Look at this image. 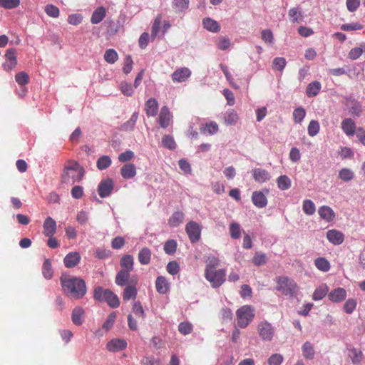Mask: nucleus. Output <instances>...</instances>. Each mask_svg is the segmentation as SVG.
<instances>
[{
	"label": "nucleus",
	"instance_id": "1",
	"mask_svg": "<svg viewBox=\"0 0 365 365\" xmlns=\"http://www.w3.org/2000/svg\"><path fill=\"white\" fill-rule=\"evenodd\" d=\"M60 281L63 291L70 298L80 299L86 293V283L79 277L62 276Z\"/></svg>",
	"mask_w": 365,
	"mask_h": 365
},
{
	"label": "nucleus",
	"instance_id": "2",
	"mask_svg": "<svg viewBox=\"0 0 365 365\" xmlns=\"http://www.w3.org/2000/svg\"><path fill=\"white\" fill-rule=\"evenodd\" d=\"M84 173L83 168L76 161L69 160L65 164L61 175V182L73 184L81 180Z\"/></svg>",
	"mask_w": 365,
	"mask_h": 365
},
{
	"label": "nucleus",
	"instance_id": "3",
	"mask_svg": "<svg viewBox=\"0 0 365 365\" xmlns=\"http://www.w3.org/2000/svg\"><path fill=\"white\" fill-rule=\"evenodd\" d=\"M276 290L282 294L291 298L297 296L299 287L294 279L286 276H279L276 278Z\"/></svg>",
	"mask_w": 365,
	"mask_h": 365
},
{
	"label": "nucleus",
	"instance_id": "4",
	"mask_svg": "<svg viewBox=\"0 0 365 365\" xmlns=\"http://www.w3.org/2000/svg\"><path fill=\"white\" fill-rule=\"evenodd\" d=\"M237 325L244 329L252 321L255 317V309L250 305H245L239 308L236 312Z\"/></svg>",
	"mask_w": 365,
	"mask_h": 365
},
{
	"label": "nucleus",
	"instance_id": "5",
	"mask_svg": "<svg viewBox=\"0 0 365 365\" xmlns=\"http://www.w3.org/2000/svg\"><path fill=\"white\" fill-rule=\"evenodd\" d=\"M226 271L224 269L205 270V277L213 288L220 287L225 281Z\"/></svg>",
	"mask_w": 365,
	"mask_h": 365
},
{
	"label": "nucleus",
	"instance_id": "6",
	"mask_svg": "<svg viewBox=\"0 0 365 365\" xmlns=\"http://www.w3.org/2000/svg\"><path fill=\"white\" fill-rule=\"evenodd\" d=\"M93 297L98 302H106L110 307H114V294L109 289L98 287L94 289Z\"/></svg>",
	"mask_w": 365,
	"mask_h": 365
},
{
	"label": "nucleus",
	"instance_id": "7",
	"mask_svg": "<svg viewBox=\"0 0 365 365\" xmlns=\"http://www.w3.org/2000/svg\"><path fill=\"white\" fill-rule=\"evenodd\" d=\"M4 58L5 61L2 65L4 69L7 72L14 70L17 65L16 50L14 48L7 49Z\"/></svg>",
	"mask_w": 365,
	"mask_h": 365
},
{
	"label": "nucleus",
	"instance_id": "8",
	"mask_svg": "<svg viewBox=\"0 0 365 365\" xmlns=\"http://www.w3.org/2000/svg\"><path fill=\"white\" fill-rule=\"evenodd\" d=\"M257 331L260 338L263 341H270L274 336V328L272 325L267 321L260 322L257 327Z\"/></svg>",
	"mask_w": 365,
	"mask_h": 365
},
{
	"label": "nucleus",
	"instance_id": "9",
	"mask_svg": "<svg viewBox=\"0 0 365 365\" xmlns=\"http://www.w3.org/2000/svg\"><path fill=\"white\" fill-rule=\"evenodd\" d=\"M185 231L191 242L194 243L200 239L201 227L195 221H190L185 226Z\"/></svg>",
	"mask_w": 365,
	"mask_h": 365
},
{
	"label": "nucleus",
	"instance_id": "10",
	"mask_svg": "<svg viewBox=\"0 0 365 365\" xmlns=\"http://www.w3.org/2000/svg\"><path fill=\"white\" fill-rule=\"evenodd\" d=\"M344 103L349 108V113L352 115L356 117H359L361 115L362 112V106L357 100L351 96H346L344 98Z\"/></svg>",
	"mask_w": 365,
	"mask_h": 365
},
{
	"label": "nucleus",
	"instance_id": "11",
	"mask_svg": "<svg viewBox=\"0 0 365 365\" xmlns=\"http://www.w3.org/2000/svg\"><path fill=\"white\" fill-rule=\"evenodd\" d=\"M268 189L263 191H255L252 195V202L258 208H264L267 205L266 194L269 193Z\"/></svg>",
	"mask_w": 365,
	"mask_h": 365
},
{
	"label": "nucleus",
	"instance_id": "12",
	"mask_svg": "<svg viewBox=\"0 0 365 365\" xmlns=\"http://www.w3.org/2000/svg\"><path fill=\"white\" fill-rule=\"evenodd\" d=\"M191 76V71L186 67L177 69L172 73V79L174 82L182 83L186 81Z\"/></svg>",
	"mask_w": 365,
	"mask_h": 365
},
{
	"label": "nucleus",
	"instance_id": "13",
	"mask_svg": "<svg viewBox=\"0 0 365 365\" xmlns=\"http://www.w3.org/2000/svg\"><path fill=\"white\" fill-rule=\"evenodd\" d=\"M113 189V182L112 179L102 180L98 187V194L101 197H108Z\"/></svg>",
	"mask_w": 365,
	"mask_h": 365
},
{
	"label": "nucleus",
	"instance_id": "14",
	"mask_svg": "<svg viewBox=\"0 0 365 365\" xmlns=\"http://www.w3.org/2000/svg\"><path fill=\"white\" fill-rule=\"evenodd\" d=\"M172 113L170 111L168 106H164L161 108L158 121L160 126L163 128H166L169 125L172 120Z\"/></svg>",
	"mask_w": 365,
	"mask_h": 365
},
{
	"label": "nucleus",
	"instance_id": "15",
	"mask_svg": "<svg viewBox=\"0 0 365 365\" xmlns=\"http://www.w3.org/2000/svg\"><path fill=\"white\" fill-rule=\"evenodd\" d=\"M137 281L135 279H132L129 284H127L123 290V300L128 301L132 299H135L137 295V289H136Z\"/></svg>",
	"mask_w": 365,
	"mask_h": 365
},
{
	"label": "nucleus",
	"instance_id": "16",
	"mask_svg": "<svg viewBox=\"0 0 365 365\" xmlns=\"http://www.w3.org/2000/svg\"><path fill=\"white\" fill-rule=\"evenodd\" d=\"M81 259V255L78 252H71L66 255L63 263L66 268H72L80 262Z\"/></svg>",
	"mask_w": 365,
	"mask_h": 365
},
{
	"label": "nucleus",
	"instance_id": "17",
	"mask_svg": "<svg viewBox=\"0 0 365 365\" xmlns=\"http://www.w3.org/2000/svg\"><path fill=\"white\" fill-rule=\"evenodd\" d=\"M329 299L333 302L339 303L346 297V291L344 288L338 287L331 290L328 294Z\"/></svg>",
	"mask_w": 365,
	"mask_h": 365
},
{
	"label": "nucleus",
	"instance_id": "18",
	"mask_svg": "<svg viewBox=\"0 0 365 365\" xmlns=\"http://www.w3.org/2000/svg\"><path fill=\"white\" fill-rule=\"evenodd\" d=\"M43 227V235L46 237H52L56 232V222L51 217L46 218Z\"/></svg>",
	"mask_w": 365,
	"mask_h": 365
},
{
	"label": "nucleus",
	"instance_id": "19",
	"mask_svg": "<svg viewBox=\"0 0 365 365\" xmlns=\"http://www.w3.org/2000/svg\"><path fill=\"white\" fill-rule=\"evenodd\" d=\"M130 272L128 270L121 269L115 276V284L119 286H125L129 284L130 282L133 279L130 278Z\"/></svg>",
	"mask_w": 365,
	"mask_h": 365
},
{
	"label": "nucleus",
	"instance_id": "20",
	"mask_svg": "<svg viewBox=\"0 0 365 365\" xmlns=\"http://www.w3.org/2000/svg\"><path fill=\"white\" fill-rule=\"evenodd\" d=\"M120 175L123 179H132L136 175V168L134 164L125 163L120 169Z\"/></svg>",
	"mask_w": 365,
	"mask_h": 365
},
{
	"label": "nucleus",
	"instance_id": "21",
	"mask_svg": "<svg viewBox=\"0 0 365 365\" xmlns=\"http://www.w3.org/2000/svg\"><path fill=\"white\" fill-rule=\"evenodd\" d=\"M254 180L259 183L265 182L271 178L268 171L262 168H255L252 170Z\"/></svg>",
	"mask_w": 365,
	"mask_h": 365
},
{
	"label": "nucleus",
	"instance_id": "22",
	"mask_svg": "<svg viewBox=\"0 0 365 365\" xmlns=\"http://www.w3.org/2000/svg\"><path fill=\"white\" fill-rule=\"evenodd\" d=\"M341 129L348 136H352L356 133V123L350 118H345L342 120Z\"/></svg>",
	"mask_w": 365,
	"mask_h": 365
},
{
	"label": "nucleus",
	"instance_id": "23",
	"mask_svg": "<svg viewBox=\"0 0 365 365\" xmlns=\"http://www.w3.org/2000/svg\"><path fill=\"white\" fill-rule=\"evenodd\" d=\"M85 319V312L81 307H76L73 309L71 320L75 325H81Z\"/></svg>",
	"mask_w": 365,
	"mask_h": 365
},
{
	"label": "nucleus",
	"instance_id": "24",
	"mask_svg": "<svg viewBox=\"0 0 365 365\" xmlns=\"http://www.w3.org/2000/svg\"><path fill=\"white\" fill-rule=\"evenodd\" d=\"M145 110L148 116H155L158 111V103L154 98H149L145 104Z\"/></svg>",
	"mask_w": 365,
	"mask_h": 365
},
{
	"label": "nucleus",
	"instance_id": "25",
	"mask_svg": "<svg viewBox=\"0 0 365 365\" xmlns=\"http://www.w3.org/2000/svg\"><path fill=\"white\" fill-rule=\"evenodd\" d=\"M318 214L320 217L327 222H331L335 217L334 210L329 206H322L318 210Z\"/></svg>",
	"mask_w": 365,
	"mask_h": 365
},
{
	"label": "nucleus",
	"instance_id": "26",
	"mask_svg": "<svg viewBox=\"0 0 365 365\" xmlns=\"http://www.w3.org/2000/svg\"><path fill=\"white\" fill-rule=\"evenodd\" d=\"M328 240L334 245H341L344 241V235L336 230H331L327 232Z\"/></svg>",
	"mask_w": 365,
	"mask_h": 365
},
{
	"label": "nucleus",
	"instance_id": "27",
	"mask_svg": "<svg viewBox=\"0 0 365 365\" xmlns=\"http://www.w3.org/2000/svg\"><path fill=\"white\" fill-rule=\"evenodd\" d=\"M185 214L181 211H175L173 213L168 220V225L172 227H178L182 223Z\"/></svg>",
	"mask_w": 365,
	"mask_h": 365
},
{
	"label": "nucleus",
	"instance_id": "28",
	"mask_svg": "<svg viewBox=\"0 0 365 365\" xmlns=\"http://www.w3.org/2000/svg\"><path fill=\"white\" fill-rule=\"evenodd\" d=\"M156 290L160 294H165L169 289V283L165 277L159 276L155 281Z\"/></svg>",
	"mask_w": 365,
	"mask_h": 365
},
{
	"label": "nucleus",
	"instance_id": "29",
	"mask_svg": "<svg viewBox=\"0 0 365 365\" xmlns=\"http://www.w3.org/2000/svg\"><path fill=\"white\" fill-rule=\"evenodd\" d=\"M321 88L322 85L319 81H312L307 86L306 94L309 98L314 97L318 95Z\"/></svg>",
	"mask_w": 365,
	"mask_h": 365
},
{
	"label": "nucleus",
	"instance_id": "30",
	"mask_svg": "<svg viewBox=\"0 0 365 365\" xmlns=\"http://www.w3.org/2000/svg\"><path fill=\"white\" fill-rule=\"evenodd\" d=\"M202 25L205 29L211 32L216 33L220 30V26L219 24L209 17L205 18L202 20Z\"/></svg>",
	"mask_w": 365,
	"mask_h": 365
},
{
	"label": "nucleus",
	"instance_id": "31",
	"mask_svg": "<svg viewBox=\"0 0 365 365\" xmlns=\"http://www.w3.org/2000/svg\"><path fill=\"white\" fill-rule=\"evenodd\" d=\"M329 287L327 284H322L314 290L312 299L314 301H319L322 299L328 293Z\"/></svg>",
	"mask_w": 365,
	"mask_h": 365
},
{
	"label": "nucleus",
	"instance_id": "32",
	"mask_svg": "<svg viewBox=\"0 0 365 365\" xmlns=\"http://www.w3.org/2000/svg\"><path fill=\"white\" fill-rule=\"evenodd\" d=\"M151 259V252L147 247L142 248L138 253V260L141 264H148Z\"/></svg>",
	"mask_w": 365,
	"mask_h": 365
},
{
	"label": "nucleus",
	"instance_id": "33",
	"mask_svg": "<svg viewBox=\"0 0 365 365\" xmlns=\"http://www.w3.org/2000/svg\"><path fill=\"white\" fill-rule=\"evenodd\" d=\"M106 9L103 7H98L96 9L91 18V21L93 24H98L106 16Z\"/></svg>",
	"mask_w": 365,
	"mask_h": 365
},
{
	"label": "nucleus",
	"instance_id": "34",
	"mask_svg": "<svg viewBox=\"0 0 365 365\" xmlns=\"http://www.w3.org/2000/svg\"><path fill=\"white\" fill-rule=\"evenodd\" d=\"M120 264L122 269L132 271L133 269V257L130 255L123 256Z\"/></svg>",
	"mask_w": 365,
	"mask_h": 365
},
{
	"label": "nucleus",
	"instance_id": "35",
	"mask_svg": "<svg viewBox=\"0 0 365 365\" xmlns=\"http://www.w3.org/2000/svg\"><path fill=\"white\" fill-rule=\"evenodd\" d=\"M277 183L279 189L281 190H287L291 187L292 182L287 175H280L277 179Z\"/></svg>",
	"mask_w": 365,
	"mask_h": 365
},
{
	"label": "nucleus",
	"instance_id": "36",
	"mask_svg": "<svg viewBox=\"0 0 365 365\" xmlns=\"http://www.w3.org/2000/svg\"><path fill=\"white\" fill-rule=\"evenodd\" d=\"M349 357L351 359L353 364L358 365L361 361L362 352L356 348L349 349Z\"/></svg>",
	"mask_w": 365,
	"mask_h": 365
},
{
	"label": "nucleus",
	"instance_id": "37",
	"mask_svg": "<svg viewBox=\"0 0 365 365\" xmlns=\"http://www.w3.org/2000/svg\"><path fill=\"white\" fill-rule=\"evenodd\" d=\"M317 268L322 272H328L330 269V263L324 257H318L314 261Z\"/></svg>",
	"mask_w": 365,
	"mask_h": 365
},
{
	"label": "nucleus",
	"instance_id": "38",
	"mask_svg": "<svg viewBox=\"0 0 365 365\" xmlns=\"http://www.w3.org/2000/svg\"><path fill=\"white\" fill-rule=\"evenodd\" d=\"M42 274L43 277L50 279L53 277V269L51 265V262L49 259H45L43 266H42Z\"/></svg>",
	"mask_w": 365,
	"mask_h": 365
},
{
	"label": "nucleus",
	"instance_id": "39",
	"mask_svg": "<svg viewBox=\"0 0 365 365\" xmlns=\"http://www.w3.org/2000/svg\"><path fill=\"white\" fill-rule=\"evenodd\" d=\"M306 115V110L302 107H298L293 111V120L295 123H301Z\"/></svg>",
	"mask_w": 365,
	"mask_h": 365
},
{
	"label": "nucleus",
	"instance_id": "40",
	"mask_svg": "<svg viewBox=\"0 0 365 365\" xmlns=\"http://www.w3.org/2000/svg\"><path fill=\"white\" fill-rule=\"evenodd\" d=\"M303 355L306 359H312L314 356V350L309 341H306L302 346Z\"/></svg>",
	"mask_w": 365,
	"mask_h": 365
},
{
	"label": "nucleus",
	"instance_id": "41",
	"mask_svg": "<svg viewBox=\"0 0 365 365\" xmlns=\"http://www.w3.org/2000/svg\"><path fill=\"white\" fill-rule=\"evenodd\" d=\"M219 259L217 257L210 255L207 257V259L206 260L205 270H215L216 269V267L219 265Z\"/></svg>",
	"mask_w": 365,
	"mask_h": 365
},
{
	"label": "nucleus",
	"instance_id": "42",
	"mask_svg": "<svg viewBox=\"0 0 365 365\" xmlns=\"http://www.w3.org/2000/svg\"><path fill=\"white\" fill-rule=\"evenodd\" d=\"M242 229L239 223L233 222L230 225V234L232 239H239L241 236Z\"/></svg>",
	"mask_w": 365,
	"mask_h": 365
},
{
	"label": "nucleus",
	"instance_id": "43",
	"mask_svg": "<svg viewBox=\"0 0 365 365\" xmlns=\"http://www.w3.org/2000/svg\"><path fill=\"white\" fill-rule=\"evenodd\" d=\"M302 210L305 214L312 215L316 211V207L311 200H305L303 202Z\"/></svg>",
	"mask_w": 365,
	"mask_h": 365
},
{
	"label": "nucleus",
	"instance_id": "44",
	"mask_svg": "<svg viewBox=\"0 0 365 365\" xmlns=\"http://www.w3.org/2000/svg\"><path fill=\"white\" fill-rule=\"evenodd\" d=\"M112 163L111 158L108 155H103L97 160V168L99 170H105L108 168Z\"/></svg>",
	"mask_w": 365,
	"mask_h": 365
},
{
	"label": "nucleus",
	"instance_id": "45",
	"mask_svg": "<svg viewBox=\"0 0 365 365\" xmlns=\"http://www.w3.org/2000/svg\"><path fill=\"white\" fill-rule=\"evenodd\" d=\"M162 144H163V147H165L169 150H173L176 148L175 141L173 137H172L170 135H165L163 137Z\"/></svg>",
	"mask_w": 365,
	"mask_h": 365
},
{
	"label": "nucleus",
	"instance_id": "46",
	"mask_svg": "<svg viewBox=\"0 0 365 365\" xmlns=\"http://www.w3.org/2000/svg\"><path fill=\"white\" fill-rule=\"evenodd\" d=\"M238 119L237 114L234 110H227L224 115V120L227 125H235Z\"/></svg>",
	"mask_w": 365,
	"mask_h": 365
},
{
	"label": "nucleus",
	"instance_id": "47",
	"mask_svg": "<svg viewBox=\"0 0 365 365\" xmlns=\"http://www.w3.org/2000/svg\"><path fill=\"white\" fill-rule=\"evenodd\" d=\"M15 80L19 86H24L29 83V76L25 71H21L16 74Z\"/></svg>",
	"mask_w": 365,
	"mask_h": 365
},
{
	"label": "nucleus",
	"instance_id": "48",
	"mask_svg": "<svg viewBox=\"0 0 365 365\" xmlns=\"http://www.w3.org/2000/svg\"><path fill=\"white\" fill-rule=\"evenodd\" d=\"M357 305V302L356 299L354 298H349L348 299L344 305V311L346 314H352L354 311L355 310Z\"/></svg>",
	"mask_w": 365,
	"mask_h": 365
},
{
	"label": "nucleus",
	"instance_id": "49",
	"mask_svg": "<svg viewBox=\"0 0 365 365\" xmlns=\"http://www.w3.org/2000/svg\"><path fill=\"white\" fill-rule=\"evenodd\" d=\"M287 61L284 58L276 57L272 62V68L275 71H282L286 66Z\"/></svg>",
	"mask_w": 365,
	"mask_h": 365
},
{
	"label": "nucleus",
	"instance_id": "50",
	"mask_svg": "<svg viewBox=\"0 0 365 365\" xmlns=\"http://www.w3.org/2000/svg\"><path fill=\"white\" fill-rule=\"evenodd\" d=\"M354 176V173L349 168H342L339 173V178L345 182L351 180Z\"/></svg>",
	"mask_w": 365,
	"mask_h": 365
},
{
	"label": "nucleus",
	"instance_id": "51",
	"mask_svg": "<svg viewBox=\"0 0 365 365\" xmlns=\"http://www.w3.org/2000/svg\"><path fill=\"white\" fill-rule=\"evenodd\" d=\"M319 123L317 120H311L307 128L309 135L312 137L317 135L319 132Z\"/></svg>",
	"mask_w": 365,
	"mask_h": 365
},
{
	"label": "nucleus",
	"instance_id": "52",
	"mask_svg": "<svg viewBox=\"0 0 365 365\" xmlns=\"http://www.w3.org/2000/svg\"><path fill=\"white\" fill-rule=\"evenodd\" d=\"M177 242L174 240H168L164 245V251L168 255H173L177 249Z\"/></svg>",
	"mask_w": 365,
	"mask_h": 365
},
{
	"label": "nucleus",
	"instance_id": "53",
	"mask_svg": "<svg viewBox=\"0 0 365 365\" xmlns=\"http://www.w3.org/2000/svg\"><path fill=\"white\" fill-rule=\"evenodd\" d=\"M289 16L293 23H298L302 20V12L299 11L298 8H292L289 10Z\"/></svg>",
	"mask_w": 365,
	"mask_h": 365
},
{
	"label": "nucleus",
	"instance_id": "54",
	"mask_svg": "<svg viewBox=\"0 0 365 365\" xmlns=\"http://www.w3.org/2000/svg\"><path fill=\"white\" fill-rule=\"evenodd\" d=\"M252 262L256 266H261L267 263L266 255L262 252H256L252 259Z\"/></svg>",
	"mask_w": 365,
	"mask_h": 365
},
{
	"label": "nucleus",
	"instance_id": "55",
	"mask_svg": "<svg viewBox=\"0 0 365 365\" xmlns=\"http://www.w3.org/2000/svg\"><path fill=\"white\" fill-rule=\"evenodd\" d=\"M138 113H136V112L133 113L131 115V118L122 125L123 129L125 130H132L135 125V123L138 119Z\"/></svg>",
	"mask_w": 365,
	"mask_h": 365
},
{
	"label": "nucleus",
	"instance_id": "56",
	"mask_svg": "<svg viewBox=\"0 0 365 365\" xmlns=\"http://www.w3.org/2000/svg\"><path fill=\"white\" fill-rule=\"evenodd\" d=\"M178 330L182 334H189L192 331V325L189 322H180L178 326Z\"/></svg>",
	"mask_w": 365,
	"mask_h": 365
},
{
	"label": "nucleus",
	"instance_id": "57",
	"mask_svg": "<svg viewBox=\"0 0 365 365\" xmlns=\"http://www.w3.org/2000/svg\"><path fill=\"white\" fill-rule=\"evenodd\" d=\"M19 4L20 0H0V6L6 9L16 8Z\"/></svg>",
	"mask_w": 365,
	"mask_h": 365
},
{
	"label": "nucleus",
	"instance_id": "58",
	"mask_svg": "<svg viewBox=\"0 0 365 365\" xmlns=\"http://www.w3.org/2000/svg\"><path fill=\"white\" fill-rule=\"evenodd\" d=\"M45 12L46 14L53 18H57L59 16V9L53 4H48L45 6Z\"/></svg>",
	"mask_w": 365,
	"mask_h": 365
},
{
	"label": "nucleus",
	"instance_id": "59",
	"mask_svg": "<svg viewBox=\"0 0 365 365\" xmlns=\"http://www.w3.org/2000/svg\"><path fill=\"white\" fill-rule=\"evenodd\" d=\"M133 61L130 56H126L124 58L123 71L125 74L130 73L133 68Z\"/></svg>",
	"mask_w": 365,
	"mask_h": 365
},
{
	"label": "nucleus",
	"instance_id": "60",
	"mask_svg": "<svg viewBox=\"0 0 365 365\" xmlns=\"http://www.w3.org/2000/svg\"><path fill=\"white\" fill-rule=\"evenodd\" d=\"M284 360L282 355L280 354H272L267 360L269 365H281Z\"/></svg>",
	"mask_w": 365,
	"mask_h": 365
},
{
	"label": "nucleus",
	"instance_id": "61",
	"mask_svg": "<svg viewBox=\"0 0 365 365\" xmlns=\"http://www.w3.org/2000/svg\"><path fill=\"white\" fill-rule=\"evenodd\" d=\"M135 156L134 153L132 150H126L118 155V160L121 163H128Z\"/></svg>",
	"mask_w": 365,
	"mask_h": 365
},
{
	"label": "nucleus",
	"instance_id": "62",
	"mask_svg": "<svg viewBox=\"0 0 365 365\" xmlns=\"http://www.w3.org/2000/svg\"><path fill=\"white\" fill-rule=\"evenodd\" d=\"M120 88L122 93L126 96H131L133 93V88L129 83L122 82Z\"/></svg>",
	"mask_w": 365,
	"mask_h": 365
},
{
	"label": "nucleus",
	"instance_id": "63",
	"mask_svg": "<svg viewBox=\"0 0 365 365\" xmlns=\"http://www.w3.org/2000/svg\"><path fill=\"white\" fill-rule=\"evenodd\" d=\"M173 6L179 11H183L188 8L189 0H173Z\"/></svg>",
	"mask_w": 365,
	"mask_h": 365
},
{
	"label": "nucleus",
	"instance_id": "64",
	"mask_svg": "<svg viewBox=\"0 0 365 365\" xmlns=\"http://www.w3.org/2000/svg\"><path fill=\"white\" fill-rule=\"evenodd\" d=\"M166 269L169 274L175 275L180 271V266L176 261H171L167 264Z\"/></svg>",
	"mask_w": 365,
	"mask_h": 365
}]
</instances>
